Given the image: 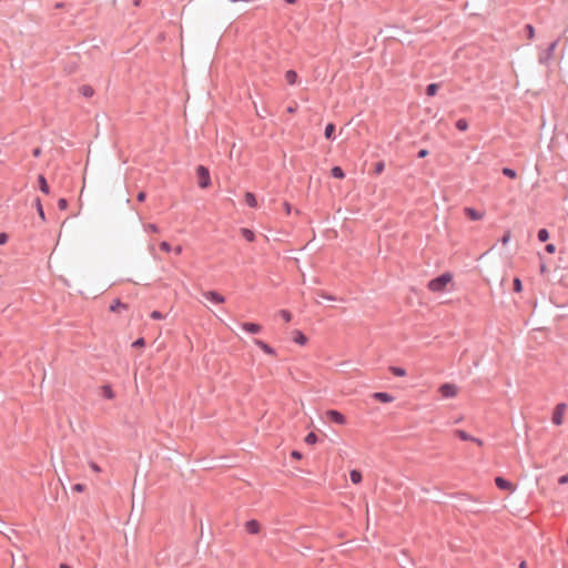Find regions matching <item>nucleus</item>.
<instances>
[{"label":"nucleus","mask_w":568,"mask_h":568,"mask_svg":"<svg viewBox=\"0 0 568 568\" xmlns=\"http://www.w3.org/2000/svg\"><path fill=\"white\" fill-rule=\"evenodd\" d=\"M452 278L453 276L450 273H443L428 282V288L432 292H443Z\"/></svg>","instance_id":"f257e3e1"},{"label":"nucleus","mask_w":568,"mask_h":568,"mask_svg":"<svg viewBox=\"0 0 568 568\" xmlns=\"http://www.w3.org/2000/svg\"><path fill=\"white\" fill-rule=\"evenodd\" d=\"M560 41V38H557L552 41L538 57V61L540 64L547 65L549 61L552 59L556 48Z\"/></svg>","instance_id":"f03ea898"},{"label":"nucleus","mask_w":568,"mask_h":568,"mask_svg":"<svg viewBox=\"0 0 568 568\" xmlns=\"http://www.w3.org/2000/svg\"><path fill=\"white\" fill-rule=\"evenodd\" d=\"M197 183L201 189H206L211 185L210 171L204 165L196 168Z\"/></svg>","instance_id":"7ed1b4c3"},{"label":"nucleus","mask_w":568,"mask_h":568,"mask_svg":"<svg viewBox=\"0 0 568 568\" xmlns=\"http://www.w3.org/2000/svg\"><path fill=\"white\" fill-rule=\"evenodd\" d=\"M566 404L559 403L556 405L552 414V423L557 426H560L562 424V415L566 410Z\"/></svg>","instance_id":"20e7f679"},{"label":"nucleus","mask_w":568,"mask_h":568,"mask_svg":"<svg viewBox=\"0 0 568 568\" xmlns=\"http://www.w3.org/2000/svg\"><path fill=\"white\" fill-rule=\"evenodd\" d=\"M439 392L443 397L452 398L457 395V387L454 384L445 383V384L440 385Z\"/></svg>","instance_id":"39448f33"},{"label":"nucleus","mask_w":568,"mask_h":568,"mask_svg":"<svg viewBox=\"0 0 568 568\" xmlns=\"http://www.w3.org/2000/svg\"><path fill=\"white\" fill-rule=\"evenodd\" d=\"M326 417L332 423H335V424H338V425H344L346 423L345 416L341 412L335 410V409L327 410L326 412Z\"/></svg>","instance_id":"423d86ee"},{"label":"nucleus","mask_w":568,"mask_h":568,"mask_svg":"<svg viewBox=\"0 0 568 568\" xmlns=\"http://www.w3.org/2000/svg\"><path fill=\"white\" fill-rule=\"evenodd\" d=\"M203 296H204L207 301H210V302H212V303H214V304H222V303H224V301H225L224 296H223V295H221V294H220L219 292H216V291H207V292H204V293H203Z\"/></svg>","instance_id":"0eeeda50"},{"label":"nucleus","mask_w":568,"mask_h":568,"mask_svg":"<svg viewBox=\"0 0 568 568\" xmlns=\"http://www.w3.org/2000/svg\"><path fill=\"white\" fill-rule=\"evenodd\" d=\"M457 499H458V501H459L458 506H459L460 508L465 509L466 511H473V513L477 511L476 509H474L473 507H470V506L468 505V504H473V503H475L473 499H470V498L468 497V495H466V494L459 495V496L457 497Z\"/></svg>","instance_id":"6e6552de"},{"label":"nucleus","mask_w":568,"mask_h":568,"mask_svg":"<svg viewBox=\"0 0 568 568\" xmlns=\"http://www.w3.org/2000/svg\"><path fill=\"white\" fill-rule=\"evenodd\" d=\"M495 484L501 490H510V491H513L515 489L514 485L509 480H507L506 478L500 477V476H497L495 478Z\"/></svg>","instance_id":"1a4fd4ad"},{"label":"nucleus","mask_w":568,"mask_h":568,"mask_svg":"<svg viewBox=\"0 0 568 568\" xmlns=\"http://www.w3.org/2000/svg\"><path fill=\"white\" fill-rule=\"evenodd\" d=\"M465 215L471 221H478L484 217V213L475 210L474 207H465Z\"/></svg>","instance_id":"9d476101"},{"label":"nucleus","mask_w":568,"mask_h":568,"mask_svg":"<svg viewBox=\"0 0 568 568\" xmlns=\"http://www.w3.org/2000/svg\"><path fill=\"white\" fill-rule=\"evenodd\" d=\"M241 327L250 334H258L262 331V326L256 323H242Z\"/></svg>","instance_id":"9b49d317"},{"label":"nucleus","mask_w":568,"mask_h":568,"mask_svg":"<svg viewBox=\"0 0 568 568\" xmlns=\"http://www.w3.org/2000/svg\"><path fill=\"white\" fill-rule=\"evenodd\" d=\"M372 397L382 403H390L394 400V397L386 392H376L372 395Z\"/></svg>","instance_id":"f8f14e48"},{"label":"nucleus","mask_w":568,"mask_h":568,"mask_svg":"<svg viewBox=\"0 0 568 568\" xmlns=\"http://www.w3.org/2000/svg\"><path fill=\"white\" fill-rule=\"evenodd\" d=\"M245 529L248 534L255 535L260 531L261 525L257 520L251 519V520L246 521Z\"/></svg>","instance_id":"ddd939ff"},{"label":"nucleus","mask_w":568,"mask_h":568,"mask_svg":"<svg viewBox=\"0 0 568 568\" xmlns=\"http://www.w3.org/2000/svg\"><path fill=\"white\" fill-rule=\"evenodd\" d=\"M254 344L268 355L275 354V349L262 339L255 338Z\"/></svg>","instance_id":"4468645a"},{"label":"nucleus","mask_w":568,"mask_h":568,"mask_svg":"<svg viewBox=\"0 0 568 568\" xmlns=\"http://www.w3.org/2000/svg\"><path fill=\"white\" fill-rule=\"evenodd\" d=\"M293 334H294L293 341L296 344L305 345L307 343V337L303 332L296 329L293 332Z\"/></svg>","instance_id":"2eb2a0df"},{"label":"nucleus","mask_w":568,"mask_h":568,"mask_svg":"<svg viewBox=\"0 0 568 568\" xmlns=\"http://www.w3.org/2000/svg\"><path fill=\"white\" fill-rule=\"evenodd\" d=\"M38 183H39L40 191L45 193V194H49L50 187H49V184L47 182V179L42 174H40L38 176Z\"/></svg>","instance_id":"dca6fc26"},{"label":"nucleus","mask_w":568,"mask_h":568,"mask_svg":"<svg viewBox=\"0 0 568 568\" xmlns=\"http://www.w3.org/2000/svg\"><path fill=\"white\" fill-rule=\"evenodd\" d=\"M245 203L250 206V207H257V200H256V196L254 193L252 192H246L245 193Z\"/></svg>","instance_id":"f3484780"},{"label":"nucleus","mask_w":568,"mask_h":568,"mask_svg":"<svg viewBox=\"0 0 568 568\" xmlns=\"http://www.w3.org/2000/svg\"><path fill=\"white\" fill-rule=\"evenodd\" d=\"M297 79H298L297 73L294 70L286 71L285 80L287 81L288 84H291V85L296 84Z\"/></svg>","instance_id":"a211bd4d"},{"label":"nucleus","mask_w":568,"mask_h":568,"mask_svg":"<svg viewBox=\"0 0 568 568\" xmlns=\"http://www.w3.org/2000/svg\"><path fill=\"white\" fill-rule=\"evenodd\" d=\"M324 135L327 140H334L335 139V124L328 123L325 126Z\"/></svg>","instance_id":"6ab92c4d"},{"label":"nucleus","mask_w":568,"mask_h":568,"mask_svg":"<svg viewBox=\"0 0 568 568\" xmlns=\"http://www.w3.org/2000/svg\"><path fill=\"white\" fill-rule=\"evenodd\" d=\"M349 478L353 484H359L363 479L362 473L357 469H353L349 473Z\"/></svg>","instance_id":"aec40b11"},{"label":"nucleus","mask_w":568,"mask_h":568,"mask_svg":"<svg viewBox=\"0 0 568 568\" xmlns=\"http://www.w3.org/2000/svg\"><path fill=\"white\" fill-rule=\"evenodd\" d=\"M80 92L85 98H91L94 94V90L91 85L84 84L80 88Z\"/></svg>","instance_id":"412c9836"},{"label":"nucleus","mask_w":568,"mask_h":568,"mask_svg":"<svg viewBox=\"0 0 568 568\" xmlns=\"http://www.w3.org/2000/svg\"><path fill=\"white\" fill-rule=\"evenodd\" d=\"M455 434L456 436L462 439V440H470L474 439V436L469 435L467 432L463 430V429H456L455 430Z\"/></svg>","instance_id":"4be33fe9"},{"label":"nucleus","mask_w":568,"mask_h":568,"mask_svg":"<svg viewBox=\"0 0 568 568\" xmlns=\"http://www.w3.org/2000/svg\"><path fill=\"white\" fill-rule=\"evenodd\" d=\"M331 174L335 179H344L345 176L344 170L341 166H333Z\"/></svg>","instance_id":"5701e85b"},{"label":"nucleus","mask_w":568,"mask_h":568,"mask_svg":"<svg viewBox=\"0 0 568 568\" xmlns=\"http://www.w3.org/2000/svg\"><path fill=\"white\" fill-rule=\"evenodd\" d=\"M121 308H128V306L124 303H122L119 298L114 300L113 303L110 305L111 312H118Z\"/></svg>","instance_id":"b1692460"},{"label":"nucleus","mask_w":568,"mask_h":568,"mask_svg":"<svg viewBox=\"0 0 568 568\" xmlns=\"http://www.w3.org/2000/svg\"><path fill=\"white\" fill-rule=\"evenodd\" d=\"M102 395L106 399H112L114 397V392L110 385H104L102 386Z\"/></svg>","instance_id":"393cba45"},{"label":"nucleus","mask_w":568,"mask_h":568,"mask_svg":"<svg viewBox=\"0 0 568 568\" xmlns=\"http://www.w3.org/2000/svg\"><path fill=\"white\" fill-rule=\"evenodd\" d=\"M438 88H439V87H438V84H437V83H429V84L426 87L425 92H426V94H427L428 97H434V95L437 93Z\"/></svg>","instance_id":"a878e982"},{"label":"nucleus","mask_w":568,"mask_h":568,"mask_svg":"<svg viewBox=\"0 0 568 568\" xmlns=\"http://www.w3.org/2000/svg\"><path fill=\"white\" fill-rule=\"evenodd\" d=\"M242 232V235L243 237L248 241V242H253L255 240V234L253 231L248 230V229H242L241 230Z\"/></svg>","instance_id":"bb28decb"},{"label":"nucleus","mask_w":568,"mask_h":568,"mask_svg":"<svg viewBox=\"0 0 568 568\" xmlns=\"http://www.w3.org/2000/svg\"><path fill=\"white\" fill-rule=\"evenodd\" d=\"M389 371L392 372L393 375L395 376H399V377H403L406 375V371L403 368V367H398V366H390L389 367Z\"/></svg>","instance_id":"cd10ccee"},{"label":"nucleus","mask_w":568,"mask_h":568,"mask_svg":"<svg viewBox=\"0 0 568 568\" xmlns=\"http://www.w3.org/2000/svg\"><path fill=\"white\" fill-rule=\"evenodd\" d=\"M36 206H37V211H38L39 216L41 217L42 221H44L45 220V214H44L43 206L41 204V200L39 197L36 199Z\"/></svg>","instance_id":"c85d7f7f"},{"label":"nucleus","mask_w":568,"mask_h":568,"mask_svg":"<svg viewBox=\"0 0 568 568\" xmlns=\"http://www.w3.org/2000/svg\"><path fill=\"white\" fill-rule=\"evenodd\" d=\"M537 237L540 242H546L549 239V232L546 229H540L537 233Z\"/></svg>","instance_id":"c756f323"},{"label":"nucleus","mask_w":568,"mask_h":568,"mask_svg":"<svg viewBox=\"0 0 568 568\" xmlns=\"http://www.w3.org/2000/svg\"><path fill=\"white\" fill-rule=\"evenodd\" d=\"M456 129L459 131H466L468 129V122L466 119H459L456 122Z\"/></svg>","instance_id":"7c9ffc66"},{"label":"nucleus","mask_w":568,"mask_h":568,"mask_svg":"<svg viewBox=\"0 0 568 568\" xmlns=\"http://www.w3.org/2000/svg\"><path fill=\"white\" fill-rule=\"evenodd\" d=\"M304 440L307 445H313L317 442V435L315 433L311 432L306 435Z\"/></svg>","instance_id":"2f4dec72"},{"label":"nucleus","mask_w":568,"mask_h":568,"mask_svg":"<svg viewBox=\"0 0 568 568\" xmlns=\"http://www.w3.org/2000/svg\"><path fill=\"white\" fill-rule=\"evenodd\" d=\"M503 174L509 179H515L517 176V173L514 169L510 168H504Z\"/></svg>","instance_id":"473e14b6"},{"label":"nucleus","mask_w":568,"mask_h":568,"mask_svg":"<svg viewBox=\"0 0 568 568\" xmlns=\"http://www.w3.org/2000/svg\"><path fill=\"white\" fill-rule=\"evenodd\" d=\"M384 169H385V163L383 161H378L374 165V173L378 175L384 171Z\"/></svg>","instance_id":"72a5a7b5"},{"label":"nucleus","mask_w":568,"mask_h":568,"mask_svg":"<svg viewBox=\"0 0 568 568\" xmlns=\"http://www.w3.org/2000/svg\"><path fill=\"white\" fill-rule=\"evenodd\" d=\"M525 31H526V34H527V38L529 40L534 39L535 37V29L531 24H526L525 26Z\"/></svg>","instance_id":"f704fd0d"},{"label":"nucleus","mask_w":568,"mask_h":568,"mask_svg":"<svg viewBox=\"0 0 568 568\" xmlns=\"http://www.w3.org/2000/svg\"><path fill=\"white\" fill-rule=\"evenodd\" d=\"M513 287H514V291L519 293L521 292L523 290V284H521V281L520 278L518 277H515L514 281H513Z\"/></svg>","instance_id":"c9c22d12"},{"label":"nucleus","mask_w":568,"mask_h":568,"mask_svg":"<svg viewBox=\"0 0 568 568\" xmlns=\"http://www.w3.org/2000/svg\"><path fill=\"white\" fill-rule=\"evenodd\" d=\"M280 316L287 323L292 320V314L286 310H281Z\"/></svg>","instance_id":"e433bc0d"},{"label":"nucleus","mask_w":568,"mask_h":568,"mask_svg":"<svg viewBox=\"0 0 568 568\" xmlns=\"http://www.w3.org/2000/svg\"><path fill=\"white\" fill-rule=\"evenodd\" d=\"M510 237H511V235H510V231H506V232H505V234L501 236V239H500L499 241H500V243H501L503 245H506V244H508V243H509Z\"/></svg>","instance_id":"4c0bfd02"},{"label":"nucleus","mask_w":568,"mask_h":568,"mask_svg":"<svg viewBox=\"0 0 568 568\" xmlns=\"http://www.w3.org/2000/svg\"><path fill=\"white\" fill-rule=\"evenodd\" d=\"M144 345H145V341L143 337H140L132 343V347H134V348H140V347H143Z\"/></svg>","instance_id":"58836bf2"},{"label":"nucleus","mask_w":568,"mask_h":568,"mask_svg":"<svg viewBox=\"0 0 568 568\" xmlns=\"http://www.w3.org/2000/svg\"><path fill=\"white\" fill-rule=\"evenodd\" d=\"M58 207H59V210H61V211L67 210V207H68V201H67L65 199H63V197H62V199H60V200L58 201Z\"/></svg>","instance_id":"ea45409f"},{"label":"nucleus","mask_w":568,"mask_h":568,"mask_svg":"<svg viewBox=\"0 0 568 568\" xmlns=\"http://www.w3.org/2000/svg\"><path fill=\"white\" fill-rule=\"evenodd\" d=\"M160 248L164 252H170L171 251V245L170 243L163 241L160 243Z\"/></svg>","instance_id":"a19ab883"},{"label":"nucleus","mask_w":568,"mask_h":568,"mask_svg":"<svg viewBox=\"0 0 568 568\" xmlns=\"http://www.w3.org/2000/svg\"><path fill=\"white\" fill-rule=\"evenodd\" d=\"M150 316L153 320H162L164 317L160 311H153Z\"/></svg>","instance_id":"79ce46f5"},{"label":"nucleus","mask_w":568,"mask_h":568,"mask_svg":"<svg viewBox=\"0 0 568 568\" xmlns=\"http://www.w3.org/2000/svg\"><path fill=\"white\" fill-rule=\"evenodd\" d=\"M545 251H546L547 253H549V254H552V253H555V251H556V246H555L554 244H551V243L546 244V246H545Z\"/></svg>","instance_id":"37998d69"},{"label":"nucleus","mask_w":568,"mask_h":568,"mask_svg":"<svg viewBox=\"0 0 568 568\" xmlns=\"http://www.w3.org/2000/svg\"><path fill=\"white\" fill-rule=\"evenodd\" d=\"M72 489L78 493H82L85 489V485L83 484H75L73 485Z\"/></svg>","instance_id":"c03bdc74"},{"label":"nucleus","mask_w":568,"mask_h":568,"mask_svg":"<svg viewBox=\"0 0 568 568\" xmlns=\"http://www.w3.org/2000/svg\"><path fill=\"white\" fill-rule=\"evenodd\" d=\"M89 466H90V468H91L93 471H95V473H100V471H101L100 466H99L97 463H94V462H90V463H89Z\"/></svg>","instance_id":"a18cd8bd"},{"label":"nucleus","mask_w":568,"mask_h":568,"mask_svg":"<svg viewBox=\"0 0 568 568\" xmlns=\"http://www.w3.org/2000/svg\"><path fill=\"white\" fill-rule=\"evenodd\" d=\"M558 484H560V485L568 484V473H567V474H565V475H562V476H560V477L558 478Z\"/></svg>","instance_id":"49530a36"},{"label":"nucleus","mask_w":568,"mask_h":568,"mask_svg":"<svg viewBox=\"0 0 568 568\" xmlns=\"http://www.w3.org/2000/svg\"><path fill=\"white\" fill-rule=\"evenodd\" d=\"M320 296H321V297H323V298H325V300H327V301H336V297H335V296H332V295H329V294H327V293H325V292H322V293L320 294Z\"/></svg>","instance_id":"de8ad7c7"},{"label":"nucleus","mask_w":568,"mask_h":568,"mask_svg":"<svg viewBox=\"0 0 568 568\" xmlns=\"http://www.w3.org/2000/svg\"><path fill=\"white\" fill-rule=\"evenodd\" d=\"M427 154H428V151L426 149H422V150L418 151L417 158L418 159H424L425 156H427Z\"/></svg>","instance_id":"09e8293b"},{"label":"nucleus","mask_w":568,"mask_h":568,"mask_svg":"<svg viewBox=\"0 0 568 568\" xmlns=\"http://www.w3.org/2000/svg\"><path fill=\"white\" fill-rule=\"evenodd\" d=\"M291 456H292V458H294V459H301V458L303 457L302 453H301V452H298V450H293V452L291 453Z\"/></svg>","instance_id":"8fccbe9b"},{"label":"nucleus","mask_w":568,"mask_h":568,"mask_svg":"<svg viewBox=\"0 0 568 568\" xmlns=\"http://www.w3.org/2000/svg\"><path fill=\"white\" fill-rule=\"evenodd\" d=\"M145 197H146V193L145 192L141 191V192L138 193L136 199H138L139 202H143L145 200Z\"/></svg>","instance_id":"3c124183"},{"label":"nucleus","mask_w":568,"mask_h":568,"mask_svg":"<svg viewBox=\"0 0 568 568\" xmlns=\"http://www.w3.org/2000/svg\"><path fill=\"white\" fill-rule=\"evenodd\" d=\"M8 241V235L6 233H0V245L6 244Z\"/></svg>","instance_id":"603ef678"},{"label":"nucleus","mask_w":568,"mask_h":568,"mask_svg":"<svg viewBox=\"0 0 568 568\" xmlns=\"http://www.w3.org/2000/svg\"><path fill=\"white\" fill-rule=\"evenodd\" d=\"M148 230L150 232L156 233L159 231V227L155 224H148Z\"/></svg>","instance_id":"864d4df0"},{"label":"nucleus","mask_w":568,"mask_h":568,"mask_svg":"<svg viewBox=\"0 0 568 568\" xmlns=\"http://www.w3.org/2000/svg\"><path fill=\"white\" fill-rule=\"evenodd\" d=\"M284 207H285V212H286V214H290V213H291V210H292L291 205H290L287 202H285V203H284Z\"/></svg>","instance_id":"5fc2aeb1"},{"label":"nucleus","mask_w":568,"mask_h":568,"mask_svg":"<svg viewBox=\"0 0 568 568\" xmlns=\"http://www.w3.org/2000/svg\"><path fill=\"white\" fill-rule=\"evenodd\" d=\"M471 442L476 443L478 446L483 445V440L479 438H476V437H474V439H471Z\"/></svg>","instance_id":"6e6d98bb"},{"label":"nucleus","mask_w":568,"mask_h":568,"mask_svg":"<svg viewBox=\"0 0 568 568\" xmlns=\"http://www.w3.org/2000/svg\"><path fill=\"white\" fill-rule=\"evenodd\" d=\"M296 111V106H288L287 112L293 113Z\"/></svg>","instance_id":"4d7b16f0"},{"label":"nucleus","mask_w":568,"mask_h":568,"mask_svg":"<svg viewBox=\"0 0 568 568\" xmlns=\"http://www.w3.org/2000/svg\"><path fill=\"white\" fill-rule=\"evenodd\" d=\"M40 152H41L40 149L37 148V149L33 150V155L34 156H39Z\"/></svg>","instance_id":"13d9d810"},{"label":"nucleus","mask_w":568,"mask_h":568,"mask_svg":"<svg viewBox=\"0 0 568 568\" xmlns=\"http://www.w3.org/2000/svg\"><path fill=\"white\" fill-rule=\"evenodd\" d=\"M519 568H527V564H526V561H521V562L519 564Z\"/></svg>","instance_id":"bf43d9fd"},{"label":"nucleus","mask_w":568,"mask_h":568,"mask_svg":"<svg viewBox=\"0 0 568 568\" xmlns=\"http://www.w3.org/2000/svg\"><path fill=\"white\" fill-rule=\"evenodd\" d=\"M288 4H294L297 0H284Z\"/></svg>","instance_id":"052dcab7"},{"label":"nucleus","mask_w":568,"mask_h":568,"mask_svg":"<svg viewBox=\"0 0 568 568\" xmlns=\"http://www.w3.org/2000/svg\"><path fill=\"white\" fill-rule=\"evenodd\" d=\"M60 568H72L71 566L67 565V564H61L60 565Z\"/></svg>","instance_id":"680f3d73"}]
</instances>
